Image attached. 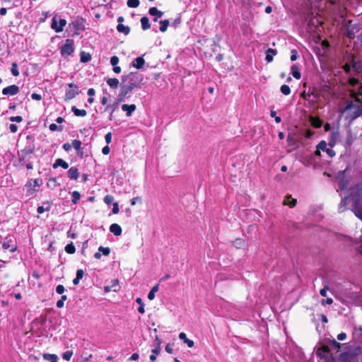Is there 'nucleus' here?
<instances>
[{"label": "nucleus", "instance_id": "obj_1", "mask_svg": "<svg viewBox=\"0 0 362 362\" xmlns=\"http://www.w3.org/2000/svg\"><path fill=\"white\" fill-rule=\"evenodd\" d=\"M143 76L139 73L130 72L122 76V83L118 95L119 102H123L129 98V93L136 88H140L142 85Z\"/></svg>", "mask_w": 362, "mask_h": 362}, {"label": "nucleus", "instance_id": "obj_2", "mask_svg": "<svg viewBox=\"0 0 362 362\" xmlns=\"http://www.w3.org/2000/svg\"><path fill=\"white\" fill-rule=\"evenodd\" d=\"M316 354L321 358H323L326 362H333L336 358L334 356V352H332L330 346L325 344H322L317 349Z\"/></svg>", "mask_w": 362, "mask_h": 362}, {"label": "nucleus", "instance_id": "obj_3", "mask_svg": "<svg viewBox=\"0 0 362 362\" xmlns=\"http://www.w3.org/2000/svg\"><path fill=\"white\" fill-rule=\"evenodd\" d=\"M35 151V146L33 141H31L27 146L18 152L19 160L24 163L30 161L33 158V154Z\"/></svg>", "mask_w": 362, "mask_h": 362}, {"label": "nucleus", "instance_id": "obj_4", "mask_svg": "<svg viewBox=\"0 0 362 362\" xmlns=\"http://www.w3.org/2000/svg\"><path fill=\"white\" fill-rule=\"evenodd\" d=\"M350 112V117L354 119L362 115V105H355L352 101H349L346 105L343 112Z\"/></svg>", "mask_w": 362, "mask_h": 362}, {"label": "nucleus", "instance_id": "obj_5", "mask_svg": "<svg viewBox=\"0 0 362 362\" xmlns=\"http://www.w3.org/2000/svg\"><path fill=\"white\" fill-rule=\"evenodd\" d=\"M74 42L71 39H66L64 45H62L60 49V53L63 57H68L71 55L74 51Z\"/></svg>", "mask_w": 362, "mask_h": 362}, {"label": "nucleus", "instance_id": "obj_6", "mask_svg": "<svg viewBox=\"0 0 362 362\" xmlns=\"http://www.w3.org/2000/svg\"><path fill=\"white\" fill-rule=\"evenodd\" d=\"M79 94L78 88L76 84L71 83L68 84V88L65 93V100H70Z\"/></svg>", "mask_w": 362, "mask_h": 362}, {"label": "nucleus", "instance_id": "obj_7", "mask_svg": "<svg viewBox=\"0 0 362 362\" xmlns=\"http://www.w3.org/2000/svg\"><path fill=\"white\" fill-rule=\"evenodd\" d=\"M339 360L341 362H356L357 361V353L344 351L339 354Z\"/></svg>", "mask_w": 362, "mask_h": 362}, {"label": "nucleus", "instance_id": "obj_8", "mask_svg": "<svg viewBox=\"0 0 362 362\" xmlns=\"http://www.w3.org/2000/svg\"><path fill=\"white\" fill-rule=\"evenodd\" d=\"M2 248L4 250H9L13 252L17 250V245L15 243V240L11 236H7L2 244Z\"/></svg>", "mask_w": 362, "mask_h": 362}, {"label": "nucleus", "instance_id": "obj_9", "mask_svg": "<svg viewBox=\"0 0 362 362\" xmlns=\"http://www.w3.org/2000/svg\"><path fill=\"white\" fill-rule=\"evenodd\" d=\"M329 145L330 146V148H327V142L322 140L317 145L316 148L318 149H322V151H325L330 158H332L335 156L336 153L335 151L332 149L333 144L329 143Z\"/></svg>", "mask_w": 362, "mask_h": 362}, {"label": "nucleus", "instance_id": "obj_10", "mask_svg": "<svg viewBox=\"0 0 362 362\" xmlns=\"http://www.w3.org/2000/svg\"><path fill=\"white\" fill-rule=\"evenodd\" d=\"M328 343L331 347L332 352L334 351V355L338 354L341 349L347 347L346 344H341L334 339H329Z\"/></svg>", "mask_w": 362, "mask_h": 362}, {"label": "nucleus", "instance_id": "obj_11", "mask_svg": "<svg viewBox=\"0 0 362 362\" xmlns=\"http://www.w3.org/2000/svg\"><path fill=\"white\" fill-rule=\"evenodd\" d=\"M66 25V21L64 18H60L59 26H57V16H54L52 19L51 28L56 33H60V32L63 31L64 27Z\"/></svg>", "mask_w": 362, "mask_h": 362}, {"label": "nucleus", "instance_id": "obj_12", "mask_svg": "<svg viewBox=\"0 0 362 362\" xmlns=\"http://www.w3.org/2000/svg\"><path fill=\"white\" fill-rule=\"evenodd\" d=\"M345 170L340 173L337 177L339 188L341 191L346 189L349 184V180L344 177Z\"/></svg>", "mask_w": 362, "mask_h": 362}, {"label": "nucleus", "instance_id": "obj_13", "mask_svg": "<svg viewBox=\"0 0 362 362\" xmlns=\"http://www.w3.org/2000/svg\"><path fill=\"white\" fill-rule=\"evenodd\" d=\"M119 280L113 279L111 281V285H107L104 287L105 293H109L111 291L117 292L119 290Z\"/></svg>", "mask_w": 362, "mask_h": 362}, {"label": "nucleus", "instance_id": "obj_14", "mask_svg": "<svg viewBox=\"0 0 362 362\" xmlns=\"http://www.w3.org/2000/svg\"><path fill=\"white\" fill-rule=\"evenodd\" d=\"M19 92V87L16 85H11L4 88L2 90V93L5 95H15Z\"/></svg>", "mask_w": 362, "mask_h": 362}, {"label": "nucleus", "instance_id": "obj_15", "mask_svg": "<svg viewBox=\"0 0 362 362\" xmlns=\"http://www.w3.org/2000/svg\"><path fill=\"white\" fill-rule=\"evenodd\" d=\"M136 109V106L134 104H124L122 105V110L126 112L127 117H131Z\"/></svg>", "mask_w": 362, "mask_h": 362}, {"label": "nucleus", "instance_id": "obj_16", "mask_svg": "<svg viewBox=\"0 0 362 362\" xmlns=\"http://www.w3.org/2000/svg\"><path fill=\"white\" fill-rule=\"evenodd\" d=\"M103 253L105 256H108L110 253V249L109 247H104L103 246H100L98 248V252L94 254V257L97 259H100L101 258V253Z\"/></svg>", "mask_w": 362, "mask_h": 362}, {"label": "nucleus", "instance_id": "obj_17", "mask_svg": "<svg viewBox=\"0 0 362 362\" xmlns=\"http://www.w3.org/2000/svg\"><path fill=\"white\" fill-rule=\"evenodd\" d=\"M68 177L70 180H76L79 177V172L77 168L71 167L67 171Z\"/></svg>", "mask_w": 362, "mask_h": 362}, {"label": "nucleus", "instance_id": "obj_18", "mask_svg": "<svg viewBox=\"0 0 362 362\" xmlns=\"http://www.w3.org/2000/svg\"><path fill=\"white\" fill-rule=\"evenodd\" d=\"M132 66L137 69H141L144 67L145 64V59L143 57H139L134 59L132 62Z\"/></svg>", "mask_w": 362, "mask_h": 362}, {"label": "nucleus", "instance_id": "obj_19", "mask_svg": "<svg viewBox=\"0 0 362 362\" xmlns=\"http://www.w3.org/2000/svg\"><path fill=\"white\" fill-rule=\"evenodd\" d=\"M72 25L74 28V35H78L80 34V31L83 30V23L79 21H75L72 22L71 24L69 25V26Z\"/></svg>", "mask_w": 362, "mask_h": 362}, {"label": "nucleus", "instance_id": "obj_20", "mask_svg": "<svg viewBox=\"0 0 362 362\" xmlns=\"http://www.w3.org/2000/svg\"><path fill=\"white\" fill-rule=\"evenodd\" d=\"M156 339L158 341L157 346L155 349H153L151 350L152 354L149 357V358L151 361H156V356L160 353V342L158 340V338L157 337H156Z\"/></svg>", "mask_w": 362, "mask_h": 362}, {"label": "nucleus", "instance_id": "obj_21", "mask_svg": "<svg viewBox=\"0 0 362 362\" xmlns=\"http://www.w3.org/2000/svg\"><path fill=\"white\" fill-rule=\"evenodd\" d=\"M310 122L314 128H320L322 125V120L318 117H310Z\"/></svg>", "mask_w": 362, "mask_h": 362}, {"label": "nucleus", "instance_id": "obj_22", "mask_svg": "<svg viewBox=\"0 0 362 362\" xmlns=\"http://www.w3.org/2000/svg\"><path fill=\"white\" fill-rule=\"evenodd\" d=\"M110 231L116 236H119L122 234V230L119 225L117 223H112L110 226Z\"/></svg>", "mask_w": 362, "mask_h": 362}, {"label": "nucleus", "instance_id": "obj_23", "mask_svg": "<svg viewBox=\"0 0 362 362\" xmlns=\"http://www.w3.org/2000/svg\"><path fill=\"white\" fill-rule=\"evenodd\" d=\"M52 167L54 169L57 168L58 167H62L64 169H67L69 168V163L62 158H57L52 165Z\"/></svg>", "mask_w": 362, "mask_h": 362}, {"label": "nucleus", "instance_id": "obj_24", "mask_svg": "<svg viewBox=\"0 0 362 362\" xmlns=\"http://www.w3.org/2000/svg\"><path fill=\"white\" fill-rule=\"evenodd\" d=\"M179 338L183 341L184 343L187 344V346L192 348L194 346V341L189 339L185 332H180L179 334Z\"/></svg>", "mask_w": 362, "mask_h": 362}, {"label": "nucleus", "instance_id": "obj_25", "mask_svg": "<svg viewBox=\"0 0 362 362\" xmlns=\"http://www.w3.org/2000/svg\"><path fill=\"white\" fill-rule=\"evenodd\" d=\"M277 54V51L272 48H269L266 52L265 60L269 63L273 61L274 56Z\"/></svg>", "mask_w": 362, "mask_h": 362}, {"label": "nucleus", "instance_id": "obj_26", "mask_svg": "<svg viewBox=\"0 0 362 362\" xmlns=\"http://www.w3.org/2000/svg\"><path fill=\"white\" fill-rule=\"evenodd\" d=\"M71 146L77 151V154L82 157L83 153L81 149V141L77 139H74L72 141Z\"/></svg>", "mask_w": 362, "mask_h": 362}, {"label": "nucleus", "instance_id": "obj_27", "mask_svg": "<svg viewBox=\"0 0 362 362\" xmlns=\"http://www.w3.org/2000/svg\"><path fill=\"white\" fill-rule=\"evenodd\" d=\"M297 204V200L296 199L291 198V195H287L284 201V205H288L289 207L293 208Z\"/></svg>", "mask_w": 362, "mask_h": 362}, {"label": "nucleus", "instance_id": "obj_28", "mask_svg": "<svg viewBox=\"0 0 362 362\" xmlns=\"http://www.w3.org/2000/svg\"><path fill=\"white\" fill-rule=\"evenodd\" d=\"M107 83L111 88L117 89L119 81L117 78H110L107 80Z\"/></svg>", "mask_w": 362, "mask_h": 362}, {"label": "nucleus", "instance_id": "obj_29", "mask_svg": "<svg viewBox=\"0 0 362 362\" xmlns=\"http://www.w3.org/2000/svg\"><path fill=\"white\" fill-rule=\"evenodd\" d=\"M71 111L74 112V115L77 117H85L87 115L86 110L78 109L76 106L71 107Z\"/></svg>", "mask_w": 362, "mask_h": 362}, {"label": "nucleus", "instance_id": "obj_30", "mask_svg": "<svg viewBox=\"0 0 362 362\" xmlns=\"http://www.w3.org/2000/svg\"><path fill=\"white\" fill-rule=\"evenodd\" d=\"M291 74L293 76L298 80L301 78V74L299 67L296 64H293L291 66Z\"/></svg>", "mask_w": 362, "mask_h": 362}, {"label": "nucleus", "instance_id": "obj_31", "mask_svg": "<svg viewBox=\"0 0 362 362\" xmlns=\"http://www.w3.org/2000/svg\"><path fill=\"white\" fill-rule=\"evenodd\" d=\"M349 199L348 197H345L341 199V202L339 203V211L340 213L344 211V210L346 209V206L349 204Z\"/></svg>", "mask_w": 362, "mask_h": 362}, {"label": "nucleus", "instance_id": "obj_32", "mask_svg": "<svg viewBox=\"0 0 362 362\" xmlns=\"http://www.w3.org/2000/svg\"><path fill=\"white\" fill-rule=\"evenodd\" d=\"M148 13L151 16H156L157 18H161L163 15V13L161 11H159L156 7L150 8Z\"/></svg>", "mask_w": 362, "mask_h": 362}, {"label": "nucleus", "instance_id": "obj_33", "mask_svg": "<svg viewBox=\"0 0 362 362\" xmlns=\"http://www.w3.org/2000/svg\"><path fill=\"white\" fill-rule=\"evenodd\" d=\"M117 30L119 33H123L126 35L130 33V28L128 26L124 25L122 23H119L117 25Z\"/></svg>", "mask_w": 362, "mask_h": 362}, {"label": "nucleus", "instance_id": "obj_34", "mask_svg": "<svg viewBox=\"0 0 362 362\" xmlns=\"http://www.w3.org/2000/svg\"><path fill=\"white\" fill-rule=\"evenodd\" d=\"M141 28L144 30H146L151 28V23H149L148 18L146 16H143L141 18Z\"/></svg>", "mask_w": 362, "mask_h": 362}, {"label": "nucleus", "instance_id": "obj_35", "mask_svg": "<svg viewBox=\"0 0 362 362\" xmlns=\"http://www.w3.org/2000/svg\"><path fill=\"white\" fill-rule=\"evenodd\" d=\"M121 102H119V100L117 99V102L115 103L114 104H112V105H108L105 111H110V119L111 120L112 119V113L115 111V110L117 108L119 104Z\"/></svg>", "mask_w": 362, "mask_h": 362}, {"label": "nucleus", "instance_id": "obj_36", "mask_svg": "<svg viewBox=\"0 0 362 362\" xmlns=\"http://www.w3.org/2000/svg\"><path fill=\"white\" fill-rule=\"evenodd\" d=\"M43 358L49 362H57V356L55 354H44Z\"/></svg>", "mask_w": 362, "mask_h": 362}, {"label": "nucleus", "instance_id": "obj_37", "mask_svg": "<svg viewBox=\"0 0 362 362\" xmlns=\"http://www.w3.org/2000/svg\"><path fill=\"white\" fill-rule=\"evenodd\" d=\"M64 250L66 253L72 255L74 254L76 252V247L74 245L73 243L66 245L64 247Z\"/></svg>", "mask_w": 362, "mask_h": 362}, {"label": "nucleus", "instance_id": "obj_38", "mask_svg": "<svg viewBox=\"0 0 362 362\" xmlns=\"http://www.w3.org/2000/svg\"><path fill=\"white\" fill-rule=\"evenodd\" d=\"M159 23H160V30L162 33H164L167 30L168 27L169 26L170 22L168 20H163V21H160L159 22Z\"/></svg>", "mask_w": 362, "mask_h": 362}, {"label": "nucleus", "instance_id": "obj_39", "mask_svg": "<svg viewBox=\"0 0 362 362\" xmlns=\"http://www.w3.org/2000/svg\"><path fill=\"white\" fill-rule=\"evenodd\" d=\"M352 63V67L355 71L360 72L362 70V62L361 61L355 62L353 59Z\"/></svg>", "mask_w": 362, "mask_h": 362}, {"label": "nucleus", "instance_id": "obj_40", "mask_svg": "<svg viewBox=\"0 0 362 362\" xmlns=\"http://www.w3.org/2000/svg\"><path fill=\"white\" fill-rule=\"evenodd\" d=\"M73 204H76L81 199V194L78 191H74L71 194Z\"/></svg>", "mask_w": 362, "mask_h": 362}, {"label": "nucleus", "instance_id": "obj_41", "mask_svg": "<svg viewBox=\"0 0 362 362\" xmlns=\"http://www.w3.org/2000/svg\"><path fill=\"white\" fill-rule=\"evenodd\" d=\"M91 59V56L88 53H85L84 52H82L81 53V62L86 63L89 62Z\"/></svg>", "mask_w": 362, "mask_h": 362}, {"label": "nucleus", "instance_id": "obj_42", "mask_svg": "<svg viewBox=\"0 0 362 362\" xmlns=\"http://www.w3.org/2000/svg\"><path fill=\"white\" fill-rule=\"evenodd\" d=\"M127 4L129 8H134L139 6L140 1L139 0H127Z\"/></svg>", "mask_w": 362, "mask_h": 362}, {"label": "nucleus", "instance_id": "obj_43", "mask_svg": "<svg viewBox=\"0 0 362 362\" xmlns=\"http://www.w3.org/2000/svg\"><path fill=\"white\" fill-rule=\"evenodd\" d=\"M281 92L285 95H288L291 93V88L288 85L284 84L280 88Z\"/></svg>", "mask_w": 362, "mask_h": 362}, {"label": "nucleus", "instance_id": "obj_44", "mask_svg": "<svg viewBox=\"0 0 362 362\" xmlns=\"http://www.w3.org/2000/svg\"><path fill=\"white\" fill-rule=\"evenodd\" d=\"M114 197L112 195H110V194H107L106 195L104 199H103V201L104 202L107 204V205H110L111 204H113L114 202Z\"/></svg>", "mask_w": 362, "mask_h": 362}, {"label": "nucleus", "instance_id": "obj_45", "mask_svg": "<svg viewBox=\"0 0 362 362\" xmlns=\"http://www.w3.org/2000/svg\"><path fill=\"white\" fill-rule=\"evenodd\" d=\"M11 73L14 76H19V71H18V64L16 62H13L12 64V66H11Z\"/></svg>", "mask_w": 362, "mask_h": 362}, {"label": "nucleus", "instance_id": "obj_46", "mask_svg": "<svg viewBox=\"0 0 362 362\" xmlns=\"http://www.w3.org/2000/svg\"><path fill=\"white\" fill-rule=\"evenodd\" d=\"M49 130L52 131V132H55V131H57V130L62 131V129H63L62 127H61V126L59 127V126H57L54 123H52L49 125Z\"/></svg>", "mask_w": 362, "mask_h": 362}, {"label": "nucleus", "instance_id": "obj_47", "mask_svg": "<svg viewBox=\"0 0 362 362\" xmlns=\"http://www.w3.org/2000/svg\"><path fill=\"white\" fill-rule=\"evenodd\" d=\"M270 116H271L272 117H274V118L275 122H276V123H280V122H281V118L280 117H279V116H276V112H275V111H274V110H271V112H270Z\"/></svg>", "mask_w": 362, "mask_h": 362}, {"label": "nucleus", "instance_id": "obj_48", "mask_svg": "<svg viewBox=\"0 0 362 362\" xmlns=\"http://www.w3.org/2000/svg\"><path fill=\"white\" fill-rule=\"evenodd\" d=\"M73 355V352L71 351H66L63 354V358L66 361H69Z\"/></svg>", "mask_w": 362, "mask_h": 362}, {"label": "nucleus", "instance_id": "obj_49", "mask_svg": "<svg viewBox=\"0 0 362 362\" xmlns=\"http://www.w3.org/2000/svg\"><path fill=\"white\" fill-rule=\"evenodd\" d=\"M346 36L349 39H354L355 37V33L354 29L348 28Z\"/></svg>", "mask_w": 362, "mask_h": 362}, {"label": "nucleus", "instance_id": "obj_50", "mask_svg": "<svg viewBox=\"0 0 362 362\" xmlns=\"http://www.w3.org/2000/svg\"><path fill=\"white\" fill-rule=\"evenodd\" d=\"M291 53V60L292 62L296 61L298 59V54L297 50L296 49H292Z\"/></svg>", "mask_w": 362, "mask_h": 362}, {"label": "nucleus", "instance_id": "obj_51", "mask_svg": "<svg viewBox=\"0 0 362 362\" xmlns=\"http://www.w3.org/2000/svg\"><path fill=\"white\" fill-rule=\"evenodd\" d=\"M119 58L117 56H113L110 58V64L115 66H117V64L119 63Z\"/></svg>", "mask_w": 362, "mask_h": 362}, {"label": "nucleus", "instance_id": "obj_52", "mask_svg": "<svg viewBox=\"0 0 362 362\" xmlns=\"http://www.w3.org/2000/svg\"><path fill=\"white\" fill-rule=\"evenodd\" d=\"M329 289V286L327 285H325L324 286L323 288H322L320 291V294L323 296V297H325L327 296V291Z\"/></svg>", "mask_w": 362, "mask_h": 362}, {"label": "nucleus", "instance_id": "obj_53", "mask_svg": "<svg viewBox=\"0 0 362 362\" xmlns=\"http://www.w3.org/2000/svg\"><path fill=\"white\" fill-rule=\"evenodd\" d=\"M65 291V288L63 285H58L57 287H56V292L58 293V294H62Z\"/></svg>", "mask_w": 362, "mask_h": 362}, {"label": "nucleus", "instance_id": "obj_54", "mask_svg": "<svg viewBox=\"0 0 362 362\" xmlns=\"http://www.w3.org/2000/svg\"><path fill=\"white\" fill-rule=\"evenodd\" d=\"M10 121L21 122L23 121V117L21 116H12L10 117Z\"/></svg>", "mask_w": 362, "mask_h": 362}, {"label": "nucleus", "instance_id": "obj_55", "mask_svg": "<svg viewBox=\"0 0 362 362\" xmlns=\"http://www.w3.org/2000/svg\"><path fill=\"white\" fill-rule=\"evenodd\" d=\"M114 214H117L119 211V204L117 202L113 203V208L112 210Z\"/></svg>", "mask_w": 362, "mask_h": 362}, {"label": "nucleus", "instance_id": "obj_56", "mask_svg": "<svg viewBox=\"0 0 362 362\" xmlns=\"http://www.w3.org/2000/svg\"><path fill=\"white\" fill-rule=\"evenodd\" d=\"M333 303V299L332 298H327V299H323L322 301H321V304L322 305H325L326 304L327 305H331Z\"/></svg>", "mask_w": 362, "mask_h": 362}, {"label": "nucleus", "instance_id": "obj_57", "mask_svg": "<svg viewBox=\"0 0 362 362\" xmlns=\"http://www.w3.org/2000/svg\"><path fill=\"white\" fill-rule=\"evenodd\" d=\"M349 83L351 86H355L356 85L358 84V80L356 78H351L349 80Z\"/></svg>", "mask_w": 362, "mask_h": 362}, {"label": "nucleus", "instance_id": "obj_58", "mask_svg": "<svg viewBox=\"0 0 362 362\" xmlns=\"http://www.w3.org/2000/svg\"><path fill=\"white\" fill-rule=\"evenodd\" d=\"M105 139L107 144H110L112 141V133L111 132L107 133L105 136Z\"/></svg>", "mask_w": 362, "mask_h": 362}, {"label": "nucleus", "instance_id": "obj_59", "mask_svg": "<svg viewBox=\"0 0 362 362\" xmlns=\"http://www.w3.org/2000/svg\"><path fill=\"white\" fill-rule=\"evenodd\" d=\"M347 335L345 332H341L339 334L337 337V339L339 341H344L346 339Z\"/></svg>", "mask_w": 362, "mask_h": 362}, {"label": "nucleus", "instance_id": "obj_60", "mask_svg": "<svg viewBox=\"0 0 362 362\" xmlns=\"http://www.w3.org/2000/svg\"><path fill=\"white\" fill-rule=\"evenodd\" d=\"M9 129H10L11 132L16 133L18 131V127L15 124H11L9 126Z\"/></svg>", "mask_w": 362, "mask_h": 362}, {"label": "nucleus", "instance_id": "obj_61", "mask_svg": "<svg viewBox=\"0 0 362 362\" xmlns=\"http://www.w3.org/2000/svg\"><path fill=\"white\" fill-rule=\"evenodd\" d=\"M308 97L313 95L315 99H318L320 98V94L318 93H316L314 90L311 92L308 91Z\"/></svg>", "mask_w": 362, "mask_h": 362}, {"label": "nucleus", "instance_id": "obj_62", "mask_svg": "<svg viewBox=\"0 0 362 362\" xmlns=\"http://www.w3.org/2000/svg\"><path fill=\"white\" fill-rule=\"evenodd\" d=\"M83 274H84L83 270L80 269H78L76 271V276L81 280L83 278Z\"/></svg>", "mask_w": 362, "mask_h": 362}, {"label": "nucleus", "instance_id": "obj_63", "mask_svg": "<svg viewBox=\"0 0 362 362\" xmlns=\"http://www.w3.org/2000/svg\"><path fill=\"white\" fill-rule=\"evenodd\" d=\"M31 98H32V99L35 100H42V96H41V95L37 94V93H33L31 95Z\"/></svg>", "mask_w": 362, "mask_h": 362}, {"label": "nucleus", "instance_id": "obj_64", "mask_svg": "<svg viewBox=\"0 0 362 362\" xmlns=\"http://www.w3.org/2000/svg\"><path fill=\"white\" fill-rule=\"evenodd\" d=\"M72 146L69 143H65L63 145V148L65 151H69L71 149Z\"/></svg>", "mask_w": 362, "mask_h": 362}]
</instances>
